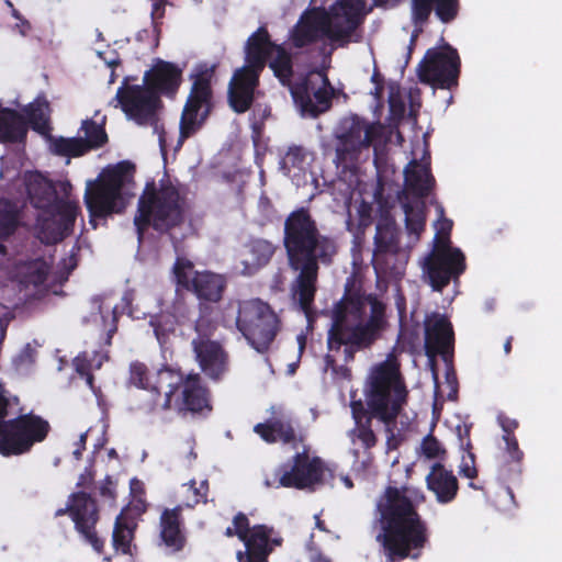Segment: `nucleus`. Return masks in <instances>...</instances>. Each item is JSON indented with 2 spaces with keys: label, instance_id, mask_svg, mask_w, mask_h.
I'll return each instance as SVG.
<instances>
[{
  "label": "nucleus",
  "instance_id": "1",
  "mask_svg": "<svg viewBox=\"0 0 562 562\" xmlns=\"http://www.w3.org/2000/svg\"><path fill=\"white\" fill-rule=\"evenodd\" d=\"M283 247L291 270L299 272L292 283V296L308 317L317 291L319 266H330L338 254L335 237L322 234L307 207L290 212L284 220Z\"/></svg>",
  "mask_w": 562,
  "mask_h": 562
},
{
  "label": "nucleus",
  "instance_id": "2",
  "mask_svg": "<svg viewBox=\"0 0 562 562\" xmlns=\"http://www.w3.org/2000/svg\"><path fill=\"white\" fill-rule=\"evenodd\" d=\"M327 347L339 352L344 347V361H353L359 351L371 349L383 338L390 323L386 304L373 293H364L347 285L330 315Z\"/></svg>",
  "mask_w": 562,
  "mask_h": 562
},
{
  "label": "nucleus",
  "instance_id": "3",
  "mask_svg": "<svg viewBox=\"0 0 562 562\" xmlns=\"http://www.w3.org/2000/svg\"><path fill=\"white\" fill-rule=\"evenodd\" d=\"M385 562L417 559L428 542V528L406 486L387 485L376 502Z\"/></svg>",
  "mask_w": 562,
  "mask_h": 562
},
{
  "label": "nucleus",
  "instance_id": "4",
  "mask_svg": "<svg viewBox=\"0 0 562 562\" xmlns=\"http://www.w3.org/2000/svg\"><path fill=\"white\" fill-rule=\"evenodd\" d=\"M408 390L401 373L400 363L395 359H387L376 366L371 373L367 405L361 401L350 404L356 426L378 418L387 428L396 423L403 407L407 404Z\"/></svg>",
  "mask_w": 562,
  "mask_h": 562
},
{
  "label": "nucleus",
  "instance_id": "5",
  "mask_svg": "<svg viewBox=\"0 0 562 562\" xmlns=\"http://www.w3.org/2000/svg\"><path fill=\"white\" fill-rule=\"evenodd\" d=\"M186 217V196L169 178L147 181L138 198L134 226L142 240L151 227L160 234L179 227Z\"/></svg>",
  "mask_w": 562,
  "mask_h": 562
},
{
  "label": "nucleus",
  "instance_id": "6",
  "mask_svg": "<svg viewBox=\"0 0 562 562\" xmlns=\"http://www.w3.org/2000/svg\"><path fill=\"white\" fill-rule=\"evenodd\" d=\"M173 279L177 285V296L172 304L173 313L186 317L189 307L179 290H186L195 295L199 304H217L227 289V278L210 270L198 271L194 263L184 257H178L172 266Z\"/></svg>",
  "mask_w": 562,
  "mask_h": 562
},
{
  "label": "nucleus",
  "instance_id": "7",
  "mask_svg": "<svg viewBox=\"0 0 562 562\" xmlns=\"http://www.w3.org/2000/svg\"><path fill=\"white\" fill-rule=\"evenodd\" d=\"M130 162H120L102 172L94 182H89L85 192V204L89 223L95 229L100 221L105 222L126 207L122 190L128 178Z\"/></svg>",
  "mask_w": 562,
  "mask_h": 562
},
{
  "label": "nucleus",
  "instance_id": "8",
  "mask_svg": "<svg viewBox=\"0 0 562 562\" xmlns=\"http://www.w3.org/2000/svg\"><path fill=\"white\" fill-rule=\"evenodd\" d=\"M94 484V471L86 468L79 475L76 486L81 488L68 496L66 506L55 512V517L68 515L74 522V528L82 540L101 554L104 550V539L97 530L100 521V508L98 501L86 490Z\"/></svg>",
  "mask_w": 562,
  "mask_h": 562
},
{
  "label": "nucleus",
  "instance_id": "9",
  "mask_svg": "<svg viewBox=\"0 0 562 562\" xmlns=\"http://www.w3.org/2000/svg\"><path fill=\"white\" fill-rule=\"evenodd\" d=\"M234 306L232 321L238 331L258 352L268 351L281 329V321L276 312L260 299L229 303L228 310Z\"/></svg>",
  "mask_w": 562,
  "mask_h": 562
},
{
  "label": "nucleus",
  "instance_id": "10",
  "mask_svg": "<svg viewBox=\"0 0 562 562\" xmlns=\"http://www.w3.org/2000/svg\"><path fill=\"white\" fill-rule=\"evenodd\" d=\"M215 66L201 65L190 75L192 85L182 109L178 145L195 135L206 123L214 109L212 79Z\"/></svg>",
  "mask_w": 562,
  "mask_h": 562
},
{
  "label": "nucleus",
  "instance_id": "11",
  "mask_svg": "<svg viewBox=\"0 0 562 562\" xmlns=\"http://www.w3.org/2000/svg\"><path fill=\"white\" fill-rule=\"evenodd\" d=\"M319 12L328 41L339 47L361 41L358 29L368 14L364 0H336L328 9L319 8Z\"/></svg>",
  "mask_w": 562,
  "mask_h": 562
},
{
  "label": "nucleus",
  "instance_id": "12",
  "mask_svg": "<svg viewBox=\"0 0 562 562\" xmlns=\"http://www.w3.org/2000/svg\"><path fill=\"white\" fill-rule=\"evenodd\" d=\"M159 383H166L168 391L165 393L160 409L169 411L172 407V397L179 387H182L181 398L177 400L175 407L180 414L187 412L202 413L204 409L211 411L209 390L202 384L199 373L183 375L181 372L165 367L158 371Z\"/></svg>",
  "mask_w": 562,
  "mask_h": 562
},
{
  "label": "nucleus",
  "instance_id": "13",
  "mask_svg": "<svg viewBox=\"0 0 562 562\" xmlns=\"http://www.w3.org/2000/svg\"><path fill=\"white\" fill-rule=\"evenodd\" d=\"M1 428L0 453L4 457L29 452L34 445L43 442L50 431L49 423L32 412L7 420Z\"/></svg>",
  "mask_w": 562,
  "mask_h": 562
},
{
  "label": "nucleus",
  "instance_id": "14",
  "mask_svg": "<svg viewBox=\"0 0 562 562\" xmlns=\"http://www.w3.org/2000/svg\"><path fill=\"white\" fill-rule=\"evenodd\" d=\"M419 82L434 88L451 90L459 85L461 59L449 43L428 48L416 68Z\"/></svg>",
  "mask_w": 562,
  "mask_h": 562
},
{
  "label": "nucleus",
  "instance_id": "15",
  "mask_svg": "<svg viewBox=\"0 0 562 562\" xmlns=\"http://www.w3.org/2000/svg\"><path fill=\"white\" fill-rule=\"evenodd\" d=\"M383 131L380 122L368 123L352 115L344 122V132L338 136L337 160L341 164L355 162L362 148H369L382 138Z\"/></svg>",
  "mask_w": 562,
  "mask_h": 562
},
{
  "label": "nucleus",
  "instance_id": "16",
  "mask_svg": "<svg viewBox=\"0 0 562 562\" xmlns=\"http://www.w3.org/2000/svg\"><path fill=\"white\" fill-rule=\"evenodd\" d=\"M79 214L76 201H60L55 207L41 211L36 218L37 237L46 245L63 241L72 234Z\"/></svg>",
  "mask_w": 562,
  "mask_h": 562
},
{
  "label": "nucleus",
  "instance_id": "17",
  "mask_svg": "<svg viewBox=\"0 0 562 562\" xmlns=\"http://www.w3.org/2000/svg\"><path fill=\"white\" fill-rule=\"evenodd\" d=\"M114 101L122 111L137 124L144 125L156 119L157 109L161 105L160 97L144 86H130L125 82L117 89Z\"/></svg>",
  "mask_w": 562,
  "mask_h": 562
},
{
  "label": "nucleus",
  "instance_id": "18",
  "mask_svg": "<svg viewBox=\"0 0 562 562\" xmlns=\"http://www.w3.org/2000/svg\"><path fill=\"white\" fill-rule=\"evenodd\" d=\"M324 469L322 460L310 458L306 451L299 452L292 458V465H281L277 469L278 484L274 487L304 490L318 484L323 480ZM267 486H272L266 481Z\"/></svg>",
  "mask_w": 562,
  "mask_h": 562
},
{
  "label": "nucleus",
  "instance_id": "19",
  "mask_svg": "<svg viewBox=\"0 0 562 562\" xmlns=\"http://www.w3.org/2000/svg\"><path fill=\"white\" fill-rule=\"evenodd\" d=\"M400 233L395 222L389 217H381L375 227L374 250L372 266L378 276H394L398 272L395 265L390 263L400 255Z\"/></svg>",
  "mask_w": 562,
  "mask_h": 562
},
{
  "label": "nucleus",
  "instance_id": "20",
  "mask_svg": "<svg viewBox=\"0 0 562 562\" xmlns=\"http://www.w3.org/2000/svg\"><path fill=\"white\" fill-rule=\"evenodd\" d=\"M292 98L303 114L316 117L331 106L333 89L327 77L316 87L308 77L294 82Z\"/></svg>",
  "mask_w": 562,
  "mask_h": 562
},
{
  "label": "nucleus",
  "instance_id": "21",
  "mask_svg": "<svg viewBox=\"0 0 562 562\" xmlns=\"http://www.w3.org/2000/svg\"><path fill=\"white\" fill-rule=\"evenodd\" d=\"M262 71L241 66L237 68L227 88V101L231 109L243 114L249 111L255 102Z\"/></svg>",
  "mask_w": 562,
  "mask_h": 562
},
{
  "label": "nucleus",
  "instance_id": "22",
  "mask_svg": "<svg viewBox=\"0 0 562 562\" xmlns=\"http://www.w3.org/2000/svg\"><path fill=\"white\" fill-rule=\"evenodd\" d=\"M192 351L201 371L218 382L229 370V355L218 340H192Z\"/></svg>",
  "mask_w": 562,
  "mask_h": 562
},
{
  "label": "nucleus",
  "instance_id": "23",
  "mask_svg": "<svg viewBox=\"0 0 562 562\" xmlns=\"http://www.w3.org/2000/svg\"><path fill=\"white\" fill-rule=\"evenodd\" d=\"M254 431L267 443L282 442L296 449L305 441L300 423L289 415L271 417L255 425Z\"/></svg>",
  "mask_w": 562,
  "mask_h": 562
},
{
  "label": "nucleus",
  "instance_id": "24",
  "mask_svg": "<svg viewBox=\"0 0 562 562\" xmlns=\"http://www.w3.org/2000/svg\"><path fill=\"white\" fill-rule=\"evenodd\" d=\"M465 270V257L460 249L454 256L428 255L425 259L424 271L429 284L435 291H442L452 279H458Z\"/></svg>",
  "mask_w": 562,
  "mask_h": 562
},
{
  "label": "nucleus",
  "instance_id": "25",
  "mask_svg": "<svg viewBox=\"0 0 562 562\" xmlns=\"http://www.w3.org/2000/svg\"><path fill=\"white\" fill-rule=\"evenodd\" d=\"M432 11L441 23L449 24L459 15L460 0H412V22L418 30L411 38L409 49L415 44L418 32H422L423 26L428 23Z\"/></svg>",
  "mask_w": 562,
  "mask_h": 562
},
{
  "label": "nucleus",
  "instance_id": "26",
  "mask_svg": "<svg viewBox=\"0 0 562 562\" xmlns=\"http://www.w3.org/2000/svg\"><path fill=\"white\" fill-rule=\"evenodd\" d=\"M454 347L452 324L445 315L436 314L425 322V351L429 358L441 356L447 360Z\"/></svg>",
  "mask_w": 562,
  "mask_h": 562
},
{
  "label": "nucleus",
  "instance_id": "27",
  "mask_svg": "<svg viewBox=\"0 0 562 562\" xmlns=\"http://www.w3.org/2000/svg\"><path fill=\"white\" fill-rule=\"evenodd\" d=\"M182 82V69L171 61L157 59L144 75V83L157 95L175 97Z\"/></svg>",
  "mask_w": 562,
  "mask_h": 562
},
{
  "label": "nucleus",
  "instance_id": "28",
  "mask_svg": "<svg viewBox=\"0 0 562 562\" xmlns=\"http://www.w3.org/2000/svg\"><path fill=\"white\" fill-rule=\"evenodd\" d=\"M246 548V562H269L276 547H281L283 538L274 528L265 524L252 526V532L243 541Z\"/></svg>",
  "mask_w": 562,
  "mask_h": 562
},
{
  "label": "nucleus",
  "instance_id": "29",
  "mask_svg": "<svg viewBox=\"0 0 562 562\" xmlns=\"http://www.w3.org/2000/svg\"><path fill=\"white\" fill-rule=\"evenodd\" d=\"M323 37L326 38V30L319 8L305 11L290 33V40L295 48H304Z\"/></svg>",
  "mask_w": 562,
  "mask_h": 562
},
{
  "label": "nucleus",
  "instance_id": "30",
  "mask_svg": "<svg viewBox=\"0 0 562 562\" xmlns=\"http://www.w3.org/2000/svg\"><path fill=\"white\" fill-rule=\"evenodd\" d=\"M279 45L271 41L266 26L258 27L246 42L244 66L263 71L269 57Z\"/></svg>",
  "mask_w": 562,
  "mask_h": 562
},
{
  "label": "nucleus",
  "instance_id": "31",
  "mask_svg": "<svg viewBox=\"0 0 562 562\" xmlns=\"http://www.w3.org/2000/svg\"><path fill=\"white\" fill-rule=\"evenodd\" d=\"M427 488L436 496L440 504L453 502L458 495L459 482L451 470L442 463H435L426 476Z\"/></svg>",
  "mask_w": 562,
  "mask_h": 562
},
{
  "label": "nucleus",
  "instance_id": "32",
  "mask_svg": "<svg viewBox=\"0 0 562 562\" xmlns=\"http://www.w3.org/2000/svg\"><path fill=\"white\" fill-rule=\"evenodd\" d=\"M148 374V368L145 363L139 361L131 363L130 382L139 389L148 390L150 392L149 398L142 401L138 405V409L147 415H150L157 413L160 409V389L165 383H159V375L157 374L156 384L150 385Z\"/></svg>",
  "mask_w": 562,
  "mask_h": 562
},
{
  "label": "nucleus",
  "instance_id": "33",
  "mask_svg": "<svg viewBox=\"0 0 562 562\" xmlns=\"http://www.w3.org/2000/svg\"><path fill=\"white\" fill-rule=\"evenodd\" d=\"M182 506L166 508L160 515V538L164 544L172 552L181 551L187 542L182 530Z\"/></svg>",
  "mask_w": 562,
  "mask_h": 562
},
{
  "label": "nucleus",
  "instance_id": "34",
  "mask_svg": "<svg viewBox=\"0 0 562 562\" xmlns=\"http://www.w3.org/2000/svg\"><path fill=\"white\" fill-rule=\"evenodd\" d=\"M404 175L406 189L418 199L427 198L436 184L429 164L420 165L416 159L406 166Z\"/></svg>",
  "mask_w": 562,
  "mask_h": 562
},
{
  "label": "nucleus",
  "instance_id": "35",
  "mask_svg": "<svg viewBox=\"0 0 562 562\" xmlns=\"http://www.w3.org/2000/svg\"><path fill=\"white\" fill-rule=\"evenodd\" d=\"M26 192L31 204L40 212L55 207L57 202L65 201L57 195L53 182L40 175H32L26 179Z\"/></svg>",
  "mask_w": 562,
  "mask_h": 562
},
{
  "label": "nucleus",
  "instance_id": "36",
  "mask_svg": "<svg viewBox=\"0 0 562 562\" xmlns=\"http://www.w3.org/2000/svg\"><path fill=\"white\" fill-rule=\"evenodd\" d=\"M26 137L25 117L14 109L0 106V143L23 144Z\"/></svg>",
  "mask_w": 562,
  "mask_h": 562
},
{
  "label": "nucleus",
  "instance_id": "37",
  "mask_svg": "<svg viewBox=\"0 0 562 562\" xmlns=\"http://www.w3.org/2000/svg\"><path fill=\"white\" fill-rule=\"evenodd\" d=\"M23 112L25 113V121L27 126L42 136L50 137V104L45 95H38L35 100L29 103Z\"/></svg>",
  "mask_w": 562,
  "mask_h": 562
},
{
  "label": "nucleus",
  "instance_id": "38",
  "mask_svg": "<svg viewBox=\"0 0 562 562\" xmlns=\"http://www.w3.org/2000/svg\"><path fill=\"white\" fill-rule=\"evenodd\" d=\"M246 248L251 256V260H243L241 273L250 276L260 268L267 266L273 257L277 247L269 240L263 238H251Z\"/></svg>",
  "mask_w": 562,
  "mask_h": 562
},
{
  "label": "nucleus",
  "instance_id": "39",
  "mask_svg": "<svg viewBox=\"0 0 562 562\" xmlns=\"http://www.w3.org/2000/svg\"><path fill=\"white\" fill-rule=\"evenodd\" d=\"M503 439L505 441V453L507 456V460L499 465L498 473L503 480L514 483L516 481H520L525 454L519 448L516 437Z\"/></svg>",
  "mask_w": 562,
  "mask_h": 562
},
{
  "label": "nucleus",
  "instance_id": "40",
  "mask_svg": "<svg viewBox=\"0 0 562 562\" xmlns=\"http://www.w3.org/2000/svg\"><path fill=\"white\" fill-rule=\"evenodd\" d=\"M137 521L120 513L114 521L112 531V546L114 550L124 555H132V543L135 538Z\"/></svg>",
  "mask_w": 562,
  "mask_h": 562
},
{
  "label": "nucleus",
  "instance_id": "41",
  "mask_svg": "<svg viewBox=\"0 0 562 562\" xmlns=\"http://www.w3.org/2000/svg\"><path fill=\"white\" fill-rule=\"evenodd\" d=\"M274 56L269 61V67L283 87H288L292 93L293 58L283 45L276 46Z\"/></svg>",
  "mask_w": 562,
  "mask_h": 562
},
{
  "label": "nucleus",
  "instance_id": "42",
  "mask_svg": "<svg viewBox=\"0 0 562 562\" xmlns=\"http://www.w3.org/2000/svg\"><path fill=\"white\" fill-rule=\"evenodd\" d=\"M20 225L18 204L9 199H0V241L11 237Z\"/></svg>",
  "mask_w": 562,
  "mask_h": 562
},
{
  "label": "nucleus",
  "instance_id": "43",
  "mask_svg": "<svg viewBox=\"0 0 562 562\" xmlns=\"http://www.w3.org/2000/svg\"><path fill=\"white\" fill-rule=\"evenodd\" d=\"M199 316L194 321L196 336L192 340H213L212 336L217 329V323L212 318V308L206 304H198Z\"/></svg>",
  "mask_w": 562,
  "mask_h": 562
},
{
  "label": "nucleus",
  "instance_id": "44",
  "mask_svg": "<svg viewBox=\"0 0 562 562\" xmlns=\"http://www.w3.org/2000/svg\"><path fill=\"white\" fill-rule=\"evenodd\" d=\"M54 154L61 157H80L88 153V146L81 137H57L53 140Z\"/></svg>",
  "mask_w": 562,
  "mask_h": 562
},
{
  "label": "nucleus",
  "instance_id": "45",
  "mask_svg": "<svg viewBox=\"0 0 562 562\" xmlns=\"http://www.w3.org/2000/svg\"><path fill=\"white\" fill-rule=\"evenodd\" d=\"M85 132L83 143L88 146V151L98 149L108 143V135L103 125L98 124L93 120H85L81 125Z\"/></svg>",
  "mask_w": 562,
  "mask_h": 562
},
{
  "label": "nucleus",
  "instance_id": "46",
  "mask_svg": "<svg viewBox=\"0 0 562 562\" xmlns=\"http://www.w3.org/2000/svg\"><path fill=\"white\" fill-rule=\"evenodd\" d=\"M405 213V227L411 235H415L418 239L425 229L426 216L423 209H414L411 203L403 205Z\"/></svg>",
  "mask_w": 562,
  "mask_h": 562
},
{
  "label": "nucleus",
  "instance_id": "47",
  "mask_svg": "<svg viewBox=\"0 0 562 562\" xmlns=\"http://www.w3.org/2000/svg\"><path fill=\"white\" fill-rule=\"evenodd\" d=\"M108 356L102 355L98 351L93 353V357L90 358L88 352H81L74 359V367L76 372L82 376L85 374L91 373L92 370H99L103 363V360H106Z\"/></svg>",
  "mask_w": 562,
  "mask_h": 562
},
{
  "label": "nucleus",
  "instance_id": "48",
  "mask_svg": "<svg viewBox=\"0 0 562 562\" xmlns=\"http://www.w3.org/2000/svg\"><path fill=\"white\" fill-rule=\"evenodd\" d=\"M305 160V151L302 146H290L281 159V168L290 172L293 168H301Z\"/></svg>",
  "mask_w": 562,
  "mask_h": 562
},
{
  "label": "nucleus",
  "instance_id": "49",
  "mask_svg": "<svg viewBox=\"0 0 562 562\" xmlns=\"http://www.w3.org/2000/svg\"><path fill=\"white\" fill-rule=\"evenodd\" d=\"M150 325L154 328L155 336L160 345L167 344L170 335L175 331L173 323L165 316L151 318Z\"/></svg>",
  "mask_w": 562,
  "mask_h": 562
},
{
  "label": "nucleus",
  "instance_id": "50",
  "mask_svg": "<svg viewBox=\"0 0 562 562\" xmlns=\"http://www.w3.org/2000/svg\"><path fill=\"white\" fill-rule=\"evenodd\" d=\"M355 435L362 443V447L367 450L375 447L378 442V438L372 429V423L366 422V424H361L355 427Z\"/></svg>",
  "mask_w": 562,
  "mask_h": 562
},
{
  "label": "nucleus",
  "instance_id": "51",
  "mask_svg": "<svg viewBox=\"0 0 562 562\" xmlns=\"http://www.w3.org/2000/svg\"><path fill=\"white\" fill-rule=\"evenodd\" d=\"M456 249L457 248L451 247L449 233L443 234L442 232H439L436 234L435 246L429 255L454 256Z\"/></svg>",
  "mask_w": 562,
  "mask_h": 562
},
{
  "label": "nucleus",
  "instance_id": "52",
  "mask_svg": "<svg viewBox=\"0 0 562 562\" xmlns=\"http://www.w3.org/2000/svg\"><path fill=\"white\" fill-rule=\"evenodd\" d=\"M234 533H237V537L240 541L246 540L252 532V527H250V521L247 515L243 512L237 513L233 518Z\"/></svg>",
  "mask_w": 562,
  "mask_h": 562
},
{
  "label": "nucleus",
  "instance_id": "53",
  "mask_svg": "<svg viewBox=\"0 0 562 562\" xmlns=\"http://www.w3.org/2000/svg\"><path fill=\"white\" fill-rule=\"evenodd\" d=\"M422 451L428 459H435L445 453L439 440L431 435H428L423 439Z\"/></svg>",
  "mask_w": 562,
  "mask_h": 562
},
{
  "label": "nucleus",
  "instance_id": "54",
  "mask_svg": "<svg viewBox=\"0 0 562 562\" xmlns=\"http://www.w3.org/2000/svg\"><path fill=\"white\" fill-rule=\"evenodd\" d=\"M99 494L101 497L110 501L111 505L115 504L117 493H116V484L113 481L112 476L106 475L104 480L101 482L99 486Z\"/></svg>",
  "mask_w": 562,
  "mask_h": 562
},
{
  "label": "nucleus",
  "instance_id": "55",
  "mask_svg": "<svg viewBox=\"0 0 562 562\" xmlns=\"http://www.w3.org/2000/svg\"><path fill=\"white\" fill-rule=\"evenodd\" d=\"M190 491H192L194 498L192 503L187 504L189 507L207 502L209 483L206 480L202 481L199 486H195V481L192 480L190 482Z\"/></svg>",
  "mask_w": 562,
  "mask_h": 562
},
{
  "label": "nucleus",
  "instance_id": "56",
  "mask_svg": "<svg viewBox=\"0 0 562 562\" xmlns=\"http://www.w3.org/2000/svg\"><path fill=\"white\" fill-rule=\"evenodd\" d=\"M147 510V504L145 499L138 497L130 503L128 506L124 507L121 513H126V517L131 519H137Z\"/></svg>",
  "mask_w": 562,
  "mask_h": 562
},
{
  "label": "nucleus",
  "instance_id": "57",
  "mask_svg": "<svg viewBox=\"0 0 562 562\" xmlns=\"http://www.w3.org/2000/svg\"><path fill=\"white\" fill-rule=\"evenodd\" d=\"M460 474L468 479H475L477 476V470L475 468V454L473 451L467 452V456L462 458Z\"/></svg>",
  "mask_w": 562,
  "mask_h": 562
},
{
  "label": "nucleus",
  "instance_id": "58",
  "mask_svg": "<svg viewBox=\"0 0 562 562\" xmlns=\"http://www.w3.org/2000/svg\"><path fill=\"white\" fill-rule=\"evenodd\" d=\"M471 428H472V425H467V424L458 425L456 428L460 448L465 452H470L473 449L471 438H470Z\"/></svg>",
  "mask_w": 562,
  "mask_h": 562
},
{
  "label": "nucleus",
  "instance_id": "59",
  "mask_svg": "<svg viewBox=\"0 0 562 562\" xmlns=\"http://www.w3.org/2000/svg\"><path fill=\"white\" fill-rule=\"evenodd\" d=\"M497 422L504 432L503 438L516 437L515 430L518 428L519 424L516 419L508 417L505 414H499L497 416Z\"/></svg>",
  "mask_w": 562,
  "mask_h": 562
},
{
  "label": "nucleus",
  "instance_id": "60",
  "mask_svg": "<svg viewBox=\"0 0 562 562\" xmlns=\"http://www.w3.org/2000/svg\"><path fill=\"white\" fill-rule=\"evenodd\" d=\"M47 277H48V269L46 266L43 265V266L36 268V270L31 273V282L36 285H40V284H43L47 280Z\"/></svg>",
  "mask_w": 562,
  "mask_h": 562
},
{
  "label": "nucleus",
  "instance_id": "61",
  "mask_svg": "<svg viewBox=\"0 0 562 562\" xmlns=\"http://www.w3.org/2000/svg\"><path fill=\"white\" fill-rule=\"evenodd\" d=\"M165 0H157L153 3L151 8V19L154 24H157V21L162 19L165 15Z\"/></svg>",
  "mask_w": 562,
  "mask_h": 562
},
{
  "label": "nucleus",
  "instance_id": "62",
  "mask_svg": "<svg viewBox=\"0 0 562 562\" xmlns=\"http://www.w3.org/2000/svg\"><path fill=\"white\" fill-rule=\"evenodd\" d=\"M325 364H326V368H327V369H330L334 373H338V371H339V370H340V371H342L344 373L349 371V370H348L346 367H344V366L339 367V366L337 364V361H336V359H335V356H334V355H330V353H327V355L325 356Z\"/></svg>",
  "mask_w": 562,
  "mask_h": 562
},
{
  "label": "nucleus",
  "instance_id": "63",
  "mask_svg": "<svg viewBox=\"0 0 562 562\" xmlns=\"http://www.w3.org/2000/svg\"><path fill=\"white\" fill-rule=\"evenodd\" d=\"M390 111L394 117L402 119L405 113V105L402 101H390Z\"/></svg>",
  "mask_w": 562,
  "mask_h": 562
},
{
  "label": "nucleus",
  "instance_id": "64",
  "mask_svg": "<svg viewBox=\"0 0 562 562\" xmlns=\"http://www.w3.org/2000/svg\"><path fill=\"white\" fill-rule=\"evenodd\" d=\"M87 434H81L79 437L76 450L74 451V457L76 460H80L82 457V451L86 449Z\"/></svg>",
  "mask_w": 562,
  "mask_h": 562
}]
</instances>
